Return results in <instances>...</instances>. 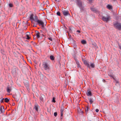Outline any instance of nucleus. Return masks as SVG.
I'll return each mask as SVG.
<instances>
[{"instance_id": "obj_41", "label": "nucleus", "mask_w": 121, "mask_h": 121, "mask_svg": "<svg viewBox=\"0 0 121 121\" xmlns=\"http://www.w3.org/2000/svg\"><path fill=\"white\" fill-rule=\"evenodd\" d=\"M110 76L112 77V78H114L113 76V75H110Z\"/></svg>"}, {"instance_id": "obj_5", "label": "nucleus", "mask_w": 121, "mask_h": 121, "mask_svg": "<svg viewBox=\"0 0 121 121\" xmlns=\"http://www.w3.org/2000/svg\"><path fill=\"white\" fill-rule=\"evenodd\" d=\"M62 11L63 14L65 16H67L70 15L69 12L68 11L65 10L64 9H62Z\"/></svg>"}, {"instance_id": "obj_38", "label": "nucleus", "mask_w": 121, "mask_h": 121, "mask_svg": "<svg viewBox=\"0 0 121 121\" xmlns=\"http://www.w3.org/2000/svg\"><path fill=\"white\" fill-rule=\"evenodd\" d=\"M119 48L121 49V46L120 45H119Z\"/></svg>"}, {"instance_id": "obj_14", "label": "nucleus", "mask_w": 121, "mask_h": 121, "mask_svg": "<svg viewBox=\"0 0 121 121\" xmlns=\"http://www.w3.org/2000/svg\"><path fill=\"white\" fill-rule=\"evenodd\" d=\"M26 33L27 34H26V38H25L27 39H29L30 38V37L29 36V35L30 34V33L29 32H27Z\"/></svg>"}, {"instance_id": "obj_33", "label": "nucleus", "mask_w": 121, "mask_h": 121, "mask_svg": "<svg viewBox=\"0 0 121 121\" xmlns=\"http://www.w3.org/2000/svg\"><path fill=\"white\" fill-rule=\"evenodd\" d=\"M57 115V112H55L54 113V115L56 117Z\"/></svg>"}, {"instance_id": "obj_19", "label": "nucleus", "mask_w": 121, "mask_h": 121, "mask_svg": "<svg viewBox=\"0 0 121 121\" xmlns=\"http://www.w3.org/2000/svg\"><path fill=\"white\" fill-rule=\"evenodd\" d=\"M11 88L10 87H9V86H8L7 88V91L8 92L10 93L11 91Z\"/></svg>"}, {"instance_id": "obj_23", "label": "nucleus", "mask_w": 121, "mask_h": 121, "mask_svg": "<svg viewBox=\"0 0 121 121\" xmlns=\"http://www.w3.org/2000/svg\"><path fill=\"white\" fill-rule=\"evenodd\" d=\"M81 42L82 44H86V41L84 40H82L81 41Z\"/></svg>"}, {"instance_id": "obj_47", "label": "nucleus", "mask_w": 121, "mask_h": 121, "mask_svg": "<svg viewBox=\"0 0 121 121\" xmlns=\"http://www.w3.org/2000/svg\"><path fill=\"white\" fill-rule=\"evenodd\" d=\"M56 1H57V0H55Z\"/></svg>"}, {"instance_id": "obj_42", "label": "nucleus", "mask_w": 121, "mask_h": 121, "mask_svg": "<svg viewBox=\"0 0 121 121\" xmlns=\"http://www.w3.org/2000/svg\"><path fill=\"white\" fill-rule=\"evenodd\" d=\"M116 83H119V82L118 81L116 80Z\"/></svg>"}, {"instance_id": "obj_31", "label": "nucleus", "mask_w": 121, "mask_h": 121, "mask_svg": "<svg viewBox=\"0 0 121 121\" xmlns=\"http://www.w3.org/2000/svg\"><path fill=\"white\" fill-rule=\"evenodd\" d=\"M52 101L54 103H55L56 102V101L55 100V98L54 97H53L52 98Z\"/></svg>"}, {"instance_id": "obj_18", "label": "nucleus", "mask_w": 121, "mask_h": 121, "mask_svg": "<svg viewBox=\"0 0 121 121\" xmlns=\"http://www.w3.org/2000/svg\"><path fill=\"white\" fill-rule=\"evenodd\" d=\"M76 64L77 65V67L78 68H80V65L79 62L77 60H76Z\"/></svg>"}, {"instance_id": "obj_43", "label": "nucleus", "mask_w": 121, "mask_h": 121, "mask_svg": "<svg viewBox=\"0 0 121 121\" xmlns=\"http://www.w3.org/2000/svg\"><path fill=\"white\" fill-rule=\"evenodd\" d=\"M15 105V103H13L12 104V105L13 106H14V105Z\"/></svg>"}, {"instance_id": "obj_32", "label": "nucleus", "mask_w": 121, "mask_h": 121, "mask_svg": "<svg viewBox=\"0 0 121 121\" xmlns=\"http://www.w3.org/2000/svg\"><path fill=\"white\" fill-rule=\"evenodd\" d=\"M9 5L10 7H13V5L12 4L9 3Z\"/></svg>"}, {"instance_id": "obj_30", "label": "nucleus", "mask_w": 121, "mask_h": 121, "mask_svg": "<svg viewBox=\"0 0 121 121\" xmlns=\"http://www.w3.org/2000/svg\"><path fill=\"white\" fill-rule=\"evenodd\" d=\"M14 54L15 56L16 57H18V56L17 55V54L16 53L14 52Z\"/></svg>"}, {"instance_id": "obj_20", "label": "nucleus", "mask_w": 121, "mask_h": 121, "mask_svg": "<svg viewBox=\"0 0 121 121\" xmlns=\"http://www.w3.org/2000/svg\"><path fill=\"white\" fill-rule=\"evenodd\" d=\"M89 109L88 106H87L86 108L85 109V113L86 114H87L88 112V110Z\"/></svg>"}, {"instance_id": "obj_46", "label": "nucleus", "mask_w": 121, "mask_h": 121, "mask_svg": "<svg viewBox=\"0 0 121 121\" xmlns=\"http://www.w3.org/2000/svg\"><path fill=\"white\" fill-rule=\"evenodd\" d=\"M17 53L19 55V53L18 52H17Z\"/></svg>"}, {"instance_id": "obj_27", "label": "nucleus", "mask_w": 121, "mask_h": 121, "mask_svg": "<svg viewBox=\"0 0 121 121\" xmlns=\"http://www.w3.org/2000/svg\"><path fill=\"white\" fill-rule=\"evenodd\" d=\"M42 28L43 30L45 32L47 31L45 27V26H44V27H42Z\"/></svg>"}, {"instance_id": "obj_22", "label": "nucleus", "mask_w": 121, "mask_h": 121, "mask_svg": "<svg viewBox=\"0 0 121 121\" xmlns=\"http://www.w3.org/2000/svg\"><path fill=\"white\" fill-rule=\"evenodd\" d=\"M91 9L92 11L94 12H95L96 11L95 9V8H91Z\"/></svg>"}, {"instance_id": "obj_1", "label": "nucleus", "mask_w": 121, "mask_h": 121, "mask_svg": "<svg viewBox=\"0 0 121 121\" xmlns=\"http://www.w3.org/2000/svg\"><path fill=\"white\" fill-rule=\"evenodd\" d=\"M35 22H37L38 24H38L39 26H41L42 27H44V26H46V24H45L44 22L43 21L41 20H40L38 19V17L36 16H35Z\"/></svg>"}, {"instance_id": "obj_28", "label": "nucleus", "mask_w": 121, "mask_h": 121, "mask_svg": "<svg viewBox=\"0 0 121 121\" xmlns=\"http://www.w3.org/2000/svg\"><path fill=\"white\" fill-rule=\"evenodd\" d=\"M4 99V98H0V101L1 102V103L4 102L3 100Z\"/></svg>"}, {"instance_id": "obj_37", "label": "nucleus", "mask_w": 121, "mask_h": 121, "mask_svg": "<svg viewBox=\"0 0 121 121\" xmlns=\"http://www.w3.org/2000/svg\"><path fill=\"white\" fill-rule=\"evenodd\" d=\"M48 39L49 40L51 41H52V38H48Z\"/></svg>"}, {"instance_id": "obj_7", "label": "nucleus", "mask_w": 121, "mask_h": 121, "mask_svg": "<svg viewBox=\"0 0 121 121\" xmlns=\"http://www.w3.org/2000/svg\"><path fill=\"white\" fill-rule=\"evenodd\" d=\"M18 70V69L17 68H13L12 69V73L15 74L17 72V71Z\"/></svg>"}, {"instance_id": "obj_13", "label": "nucleus", "mask_w": 121, "mask_h": 121, "mask_svg": "<svg viewBox=\"0 0 121 121\" xmlns=\"http://www.w3.org/2000/svg\"><path fill=\"white\" fill-rule=\"evenodd\" d=\"M88 99L89 101L90 102V104H92V103L94 102V100H93V99L92 97L91 98H88Z\"/></svg>"}, {"instance_id": "obj_29", "label": "nucleus", "mask_w": 121, "mask_h": 121, "mask_svg": "<svg viewBox=\"0 0 121 121\" xmlns=\"http://www.w3.org/2000/svg\"><path fill=\"white\" fill-rule=\"evenodd\" d=\"M56 14L57 15L59 16H60V12L59 11Z\"/></svg>"}, {"instance_id": "obj_45", "label": "nucleus", "mask_w": 121, "mask_h": 121, "mask_svg": "<svg viewBox=\"0 0 121 121\" xmlns=\"http://www.w3.org/2000/svg\"><path fill=\"white\" fill-rule=\"evenodd\" d=\"M113 1H116V0H113Z\"/></svg>"}, {"instance_id": "obj_16", "label": "nucleus", "mask_w": 121, "mask_h": 121, "mask_svg": "<svg viewBox=\"0 0 121 121\" xmlns=\"http://www.w3.org/2000/svg\"><path fill=\"white\" fill-rule=\"evenodd\" d=\"M0 111L1 113H3L4 111V107L1 106L0 108Z\"/></svg>"}, {"instance_id": "obj_3", "label": "nucleus", "mask_w": 121, "mask_h": 121, "mask_svg": "<svg viewBox=\"0 0 121 121\" xmlns=\"http://www.w3.org/2000/svg\"><path fill=\"white\" fill-rule=\"evenodd\" d=\"M114 27L116 29L119 30H121V23L117 21H116L113 23Z\"/></svg>"}, {"instance_id": "obj_44", "label": "nucleus", "mask_w": 121, "mask_h": 121, "mask_svg": "<svg viewBox=\"0 0 121 121\" xmlns=\"http://www.w3.org/2000/svg\"><path fill=\"white\" fill-rule=\"evenodd\" d=\"M14 97L15 99V98H16V96H14V97Z\"/></svg>"}, {"instance_id": "obj_21", "label": "nucleus", "mask_w": 121, "mask_h": 121, "mask_svg": "<svg viewBox=\"0 0 121 121\" xmlns=\"http://www.w3.org/2000/svg\"><path fill=\"white\" fill-rule=\"evenodd\" d=\"M50 59L52 60H54L55 58L54 56L52 55L50 57Z\"/></svg>"}, {"instance_id": "obj_8", "label": "nucleus", "mask_w": 121, "mask_h": 121, "mask_svg": "<svg viewBox=\"0 0 121 121\" xmlns=\"http://www.w3.org/2000/svg\"><path fill=\"white\" fill-rule=\"evenodd\" d=\"M86 94L88 96H91L92 95V93L90 90L89 89L88 90Z\"/></svg>"}, {"instance_id": "obj_39", "label": "nucleus", "mask_w": 121, "mask_h": 121, "mask_svg": "<svg viewBox=\"0 0 121 121\" xmlns=\"http://www.w3.org/2000/svg\"><path fill=\"white\" fill-rule=\"evenodd\" d=\"M77 32L79 33H80L81 32L80 30H77Z\"/></svg>"}, {"instance_id": "obj_15", "label": "nucleus", "mask_w": 121, "mask_h": 121, "mask_svg": "<svg viewBox=\"0 0 121 121\" xmlns=\"http://www.w3.org/2000/svg\"><path fill=\"white\" fill-rule=\"evenodd\" d=\"M39 107V106L37 104H36L35 105L34 109H35L38 112Z\"/></svg>"}, {"instance_id": "obj_48", "label": "nucleus", "mask_w": 121, "mask_h": 121, "mask_svg": "<svg viewBox=\"0 0 121 121\" xmlns=\"http://www.w3.org/2000/svg\"><path fill=\"white\" fill-rule=\"evenodd\" d=\"M30 60V62H31V61Z\"/></svg>"}, {"instance_id": "obj_10", "label": "nucleus", "mask_w": 121, "mask_h": 121, "mask_svg": "<svg viewBox=\"0 0 121 121\" xmlns=\"http://www.w3.org/2000/svg\"><path fill=\"white\" fill-rule=\"evenodd\" d=\"M35 33L36 34V35L37 37V38H39L40 37V33L37 30L35 31Z\"/></svg>"}, {"instance_id": "obj_24", "label": "nucleus", "mask_w": 121, "mask_h": 121, "mask_svg": "<svg viewBox=\"0 0 121 121\" xmlns=\"http://www.w3.org/2000/svg\"><path fill=\"white\" fill-rule=\"evenodd\" d=\"M107 7L109 9H112V7L110 5H108L107 6Z\"/></svg>"}, {"instance_id": "obj_35", "label": "nucleus", "mask_w": 121, "mask_h": 121, "mask_svg": "<svg viewBox=\"0 0 121 121\" xmlns=\"http://www.w3.org/2000/svg\"><path fill=\"white\" fill-rule=\"evenodd\" d=\"M89 1L90 3H92V0H87Z\"/></svg>"}, {"instance_id": "obj_40", "label": "nucleus", "mask_w": 121, "mask_h": 121, "mask_svg": "<svg viewBox=\"0 0 121 121\" xmlns=\"http://www.w3.org/2000/svg\"><path fill=\"white\" fill-rule=\"evenodd\" d=\"M33 26L34 27H35L36 26V24H34Z\"/></svg>"}, {"instance_id": "obj_26", "label": "nucleus", "mask_w": 121, "mask_h": 121, "mask_svg": "<svg viewBox=\"0 0 121 121\" xmlns=\"http://www.w3.org/2000/svg\"><path fill=\"white\" fill-rule=\"evenodd\" d=\"M90 67H91L92 68H93L95 67L93 63H91V65H90Z\"/></svg>"}, {"instance_id": "obj_25", "label": "nucleus", "mask_w": 121, "mask_h": 121, "mask_svg": "<svg viewBox=\"0 0 121 121\" xmlns=\"http://www.w3.org/2000/svg\"><path fill=\"white\" fill-rule=\"evenodd\" d=\"M4 99V102H5L8 103L9 101V99L7 98H6Z\"/></svg>"}, {"instance_id": "obj_6", "label": "nucleus", "mask_w": 121, "mask_h": 121, "mask_svg": "<svg viewBox=\"0 0 121 121\" xmlns=\"http://www.w3.org/2000/svg\"><path fill=\"white\" fill-rule=\"evenodd\" d=\"M43 66L44 68V69L46 70H47L49 69V67L48 64L46 63H44L43 64Z\"/></svg>"}, {"instance_id": "obj_49", "label": "nucleus", "mask_w": 121, "mask_h": 121, "mask_svg": "<svg viewBox=\"0 0 121 121\" xmlns=\"http://www.w3.org/2000/svg\"><path fill=\"white\" fill-rule=\"evenodd\" d=\"M40 31L41 32V31H42V30H40Z\"/></svg>"}, {"instance_id": "obj_17", "label": "nucleus", "mask_w": 121, "mask_h": 121, "mask_svg": "<svg viewBox=\"0 0 121 121\" xmlns=\"http://www.w3.org/2000/svg\"><path fill=\"white\" fill-rule=\"evenodd\" d=\"M64 111V107L63 106L61 107L60 109L61 114H63V111Z\"/></svg>"}, {"instance_id": "obj_11", "label": "nucleus", "mask_w": 121, "mask_h": 121, "mask_svg": "<svg viewBox=\"0 0 121 121\" xmlns=\"http://www.w3.org/2000/svg\"><path fill=\"white\" fill-rule=\"evenodd\" d=\"M83 62L84 64L86 65L89 68H90V66L89 63L87 62L86 60H84Z\"/></svg>"}, {"instance_id": "obj_9", "label": "nucleus", "mask_w": 121, "mask_h": 121, "mask_svg": "<svg viewBox=\"0 0 121 121\" xmlns=\"http://www.w3.org/2000/svg\"><path fill=\"white\" fill-rule=\"evenodd\" d=\"M34 15L33 14H30L29 16V18L30 20L31 21H35V19L34 18Z\"/></svg>"}, {"instance_id": "obj_2", "label": "nucleus", "mask_w": 121, "mask_h": 121, "mask_svg": "<svg viewBox=\"0 0 121 121\" xmlns=\"http://www.w3.org/2000/svg\"><path fill=\"white\" fill-rule=\"evenodd\" d=\"M76 4L79 7L81 11H84V7L82 2L80 0H77Z\"/></svg>"}, {"instance_id": "obj_36", "label": "nucleus", "mask_w": 121, "mask_h": 121, "mask_svg": "<svg viewBox=\"0 0 121 121\" xmlns=\"http://www.w3.org/2000/svg\"><path fill=\"white\" fill-rule=\"evenodd\" d=\"M95 111L96 112H98L99 111V110L98 109H96Z\"/></svg>"}, {"instance_id": "obj_12", "label": "nucleus", "mask_w": 121, "mask_h": 121, "mask_svg": "<svg viewBox=\"0 0 121 121\" xmlns=\"http://www.w3.org/2000/svg\"><path fill=\"white\" fill-rule=\"evenodd\" d=\"M41 96L40 98V99L41 101L43 102V99L45 98V96L44 95L41 94Z\"/></svg>"}, {"instance_id": "obj_4", "label": "nucleus", "mask_w": 121, "mask_h": 121, "mask_svg": "<svg viewBox=\"0 0 121 121\" xmlns=\"http://www.w3.org/2000/svg\"><path fill=\"white\" fill-rule=\"evenodd\" d=\"M101 19L102 20L104 21L108 22V21L110 20L111 18V17L107 15L106 17L102 16Z\"/></svg>"}, {"instance_id": "obj_34", "label": "nucleus", "mask_w": 121, "mask_h": 121, "mask_svg": "<svg viewBox=\"0 0 121 121\" xmlns=\"http://www.w3.org/2000/svg\"><path fill=\"white\" fill-rule=\"evenodd\" d=\"M63 114H61L60 118L61 120L63 118Z\"/></svg>"}]
</instances>
